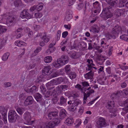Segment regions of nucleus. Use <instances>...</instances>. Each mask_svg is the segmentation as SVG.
<instances>
[{
	"instance_id": "32",
	"label": "nucleus",
	"mask_w": 128,
	"mask_h": 128,
	"mask_svg": "<svg viewBox=\"0 0 128 128\" xmlns=\"http://www.w3.org/2000/svg\"><path fill=\"white\" fill-rule=\"evenodd\" d=\"M99 30V29L98 26L96 25H94L92 26L91 28L90 31L93 32H98Z\"/></svg>"
},
{
	"instance_id": "55",
	"label": "nucleus",
	"mask_w": 128,
	"mask_h": 128,
	"mask_svg": "<svg viewBox=\"0 0 128 128\" xmlns=\"http://www.w3.org/2000/svg\"><path fill=\"white\" fill-rule=\"evenodd\" d=\"M53 121H52L54 123H55V126H56V124H58L60 122V120L58 119V118H53Z\"/></svg>"
},
{
	"instance_id": "11",
	"label": "nucleus",
	"mask_w": 128,
	"mask_h": 128,
	"mask_svg": "<svg viewBox=\"0 0 128 128\" xmlns=\"http://www.w3.org/2000/svg\"><path fill=\"white\" fill-rule=\"evenodd\" d=\"M34 102V100L32 96H28L24 102V104L26 106L32 104Z\"/></svg>"
},
{
	"instance_id": "25",
	"label": "nucleus",
	"mask_w": 128,
	"mask_h": 128,
	"mask_svg": "<svg viewBox=\"0 0 128 128\" xmlns=\"http://www.w3.org/2000/svg\"><path fill=\"white\" fill-rule=\"evenodd\" d=\"M55 81L54 80L51 81L46 84V86L48 89L51 90L54 88V87L52 86L53 84H55Z\"/></svg>"
},
{
	"instance_id": "23",
	"label": "nucleus",
	"mask_w": 128,
	"mask_h": 128,
	"mask_svg": "<svg viewBox=\"0 0 128 128\" xmlns=\"http://www.w3.org/2000/svg\"><path fill=\"white\" fill-rule=\"evenodd\" d=\"M38 91V89L36 86H33L30 88L28 89L26 91L28 92H30L32 94L35 93Z\"/></svg>"
},
{
	"instance_id": "40",
	"label": "nucleus",
	"mask_w": 128,
	"mask_h": 128,
	"mask_svg": "<svg viewBox=\"0 0 128 128\" xmlns=\"http://www.w3.org/2000/svg\"><path fill=\"white\" fill-rule=\"evenodd\" d=\"M76 107L73 105V103L69 106L68 110L70 111L74 112L76 110Z\"/></svg>"
},
{
	"instance_id": "57",
	"label": "nucleus",
	"mask_w": 128,
	"mask_h": 128,
	"mask_svg": "<svg viewBox=\"0 0 128 128\" xmlns=\"http://www.w3.org/2000/svg\"><path fill=\"white\" fill-rule=\"evenodd\" d=\"M68 39H66L64 40L60 44V47H62L64 46H65V44H66L68 41Z\"/></svg>"
},
{
	"instance_id": "12",
	"label": "nucleus",
	"mask_w": 128,
	"mask_h": 128,
	"mask_svg": "<svg viewBox=\"0 0 128 128\" xmlns=\"http://www.w3.org/2000/svg\"><path fill=\"white\" fill-rule=\"evenodd\" d=\"M125 107L122 109L123 111L121 112L122 114L124 115L128 112V99L126 100L124 102Z\"/></svg>"
},
{
	"instance_id": "58",
	"label": "nucleus",
	"mask_w": 128,
	"mask_h": 128,
	"mask_svg": "<svg viewBox=\"0 0 128 128\" xmlns=\"http://www.w3.org/2000/svg\"><path fill=\"white\" fill-rule=\"evenodd\" d=\"M42 16V14L41 12L36 13L34 14L35 17L36 18H40Z\"/></svg>"
},
{
	"instance_id": "52",
	"label": "nucleus",
	"mask_w": 128,
	"mask_h": 128,
	"mask_svg": "<svg viewBox=\"0 0 128 128\" xmlns=\"http://www.w3.org/2000/svg\"><path fill=\"white\" fill-rule=\"evenodd\" d=\"M93 4L94 8H96L97 10L100 9V4L98 2H95L93 3Z\"/></svg>"
},
{
	"instance_id": "21",
	"label": "nucleus",
	"mask_w": 128,
	"mask_h": 128,
	"mask_svg": "<svg viewBox=\"0 0 128 128\" xmlns=\"http://www.w3.org/2000/svg\"><path fill=\"white\" fill-rule=\"evenodd\" d=\"M51 95L52 98V100L53 104H56L57 102L59 99L57 96V94L55 92H54L51 94Z\"/></svg>"
},
{
	"instance_id": "42",
	"label": "nucleus",
	"mask_w": 128,
	"mask_h": 128,
	"mask_svg": "<svg viewBox=\"0 0 128 128\" xmlns=\"http://www.w3.org/2000/svg\"><path fill=\"white\" fill-rule=\"evenodd\" d=\"M80 45L82 50H84L87 48V44L86 43L81 42H80Z\"/></svg>"
},
{
	"instance_id": "43",
	"label": "nucleus",
	"mask_w": 128,
	"mask_h": 128,
	"mask_svg": "<svg viewBox=\"0 0 128 128\" xmlns=\"http://www.w3.org/2000/svg\"><path fill=\"white\" fill-rule=\"evenodd\" d=\"M0 113L2 116L6 114V110L4 107L2 106L0 107Z\"/></svg>"
},
{
	"instance_id": "44",
	"label": "nucleus",
	"mask_w": 128,
	"mask_h": 128,
	"mask_svg": "<svg viewBox=\"0 0 128 128\" xmlns=\"http://www.w3.org/2000/svg\"><path fill=\"white\" fill-rule=\"evenodd\" d=\"M6 30V29L5 28L4 26L0 25V35L3 33L5 32Z\"/></svg>"
},
{
	"instance_id": "53",
	"label": "nucleus",
	"mask_w": 128,
	"mask_h": 128,
	"mask_svg": "<svg viewBox=\"0 0 128 128\" xmlns=\"http://www.w3.org/2000/svg\"><path fill=\"white\" fill-rule=\"evenodd\" d=\"M45 123H42L38 125L35 128H46Z\"/></svg>"
},
{
	"instance_id": "37",
	"label": "nucleus",
	"mask_w": 128,
	"mask_h": 128,
	"mask_svg": "<svg viewBox=\"0 0 128 128\" xmlns=\"http://www.w3.org/2000/svg\"><path fill=\"white\" fill-rule=\"evenodd\" d=\"M70 56L73 59H76L78 58V56L77 53L74 51H72L70 55Z\"/></svg>"
},
{
	"instance_id": "8",
	"label": "nucleus",
	"mask_w": 128,
	"mask_h": 128,
	"mask_svg": "<svg viewBox=\"0 0 128 128\" xmlns=\"http://www.w3.org/2000/svg\"><path fill=\"white\" fill-rule=\"evenodd\" d=\"M20 17L22 18H26L28 20L32 18V16L28 13L27 10H24L21 13Z\"/></svg>"
},
{
	"instance_id": "35",
	"label": "nucleus",
	"mask_w": 128,
	"mask_h": 128,
	"mask_svg": "<svg viewBox=\"0 0 128 128\" xmlns=\"http://www.w3.org/2000/svg\"><path fill=\"white\" fill-rule=\"evenodd\" d=\"M9 55L10 54L8 52H6L4 54L2 58V60L4 61L7 60Z\"/></svg>"
},
{
	"instance_id": "46",
	"label": "nucleus",
	"mask_w": 128,
	"mask_h": 128,
	"mask_svg": "<svg viewBox=\"0 0 128 128\" xmlns=\"http://www.w3.org/2000/svg\"><path fill=\"white\" fill-rule=\"evenodd\" d=\"M81 102L79 100L76 99L74 100V102L72 103L76 107L78 106V104H81Z\"/></svg>"
},
{
	"instance_id": "15",
	"label": "nucleus",
	"mask_w": 128,
	"mask_h": 128,
	"mask_svg": "<svg viewBox=\"0 0 128 128\" xmlns=\"http://www.w3.org/2000/svg\"><path fill=\"white\" fill-rule=\"evenodd\" d=\"M114 102L113 100H109L106 103V106L108 109H112L114 106Z\"/></svg>"
},
{
	"instance_id": "34",
	"label": "nucleus",
	"mask_w": 128,
	"mask_h": 128,
	"mask_svg": "<svg viewBox=\"0 0 128 128\" xmlns=\"http://www.w3.org/2000/svg\"><path fill=\"white\" fill-rule=\"evenodd\" d=\"M52 64L53 66L56 68H60L61 66H62L60 63V62H59L58 59H57V61L53 62L52 63Z\"/></svg>"
},
{
	"instance_id": "19",
	"label": "nucleus",
	"mask_w": 128,
	"mask_h": 128,
	"mask_svg": "<svg viewBox=\"0 0 128 128\" xmlns=\"http://www.w3.org/2000/svg\"><path fill=\"white\" fill-rule=\"evenodd\" d=\"M107 80H106V78L103 77L98 79L97 82L98 83L101 85L106 84H107Z\"/></svg>"
},
{
	"instance_id": "48",
	"label": "nucleus",
	"mask_w": 128,
	"mask_h": 128,
	"mask_svg": "<svg viewBox=\"0 0 128 128\" xmlns=\"http://www.w3.org/2000/svg\"><path fill=\"white\" fill-rule=\"evenodd\" d=\"M84 110V108L82 106H81L79 108L78 111V114L81 115L83 113Z\"/></svg>"
},
{
	"instance_id": "51",
	"label": "nucleus",
	"mask_w": 128,
	"mask_h": 128,
	"mask_svg": "<svg viewBox=\"0 0 128 128\" xmlns=\"http://www.w3.org/2000/svg\"><path fill=\"white\" fill-rule=\"evenodd\" d=\"M55 47H52L51 48H49L46 51V52L49 54L55 50Z\"/></svg>"
},
{
	"instance_id": "3",
	"label": "nucleus",
	"mask_w": 128,
	"mask_h": 128,
	"mask_svg": "<svg viewBox=\"0 0 128 128\" xmlns=\"http://www.w3.org/2000/svg\"><path fill=\"white\" fill-rule=\"evenodd\" d=\"M113 10L112 8L110 6L103 8L101 14L100 16L104 20H106L112 16L111 13Z\"/></svg>"
},
{
	"instance_id": "30",
	"label": "nucleus",
	"mask_w": 128,
	"mask_h": 128,
	"mask_svg": "<svg viewBox=\"0 0 128 128\" xmlns=\"http://www.w3.org/2000/svg\"><path fill=\"white\" fill-rule=\"evenodd\" d=\"M14 19V18L13 16H10L7 18L6 23L7 24H11Z\"/></svg>"
},
{
	"instance_id": "54",
	"label": "nucleus",
	"mask_w": 128,
	"mask_h": 128,
	"mask_svg": "<svg viewBox=\"0 0 128 128\" xmlns=\"http://www.w3.org/2000/svg\"><path fill=\"white\" fill-rule=\"evenodd\" d=\"M104 62V60L102 59V58L100 57H98L97 59V62L100 64H102Z\"/></svg>"
},
{
	"instance_id": "59",
	"label": "nucleus",
	"mask_w": 128,
	"mask_h": 128,
	"mask_svg": "<svg viewBox=\"0 0 128 128\" xmlns=\"http://www.w3.org/2000/svg\"><path fill=\"white\" fill-rule=\"evenodd\" d=\"M81 86L79 84H78L76 86L75 88H77L78 90L82 92H83V89L81 87Z\"/></svg>"
},
{
	"instance_id": "16",
	"label": "nucleus",
	"mask_w": 128,
	"mask_h": 128,
	"mask_svg": "<svg viewBox=\"0 0 128 128\" xmlns=\"http://www.w3.org/2000/svg\"><path fill=\"white\" fill-rule=\"evenodd\" d=\"M50 69L51 68L49 66L45 67L42 70V74L44 76L50 74L49 71Z\"/></svg>"
},
{
	"instance_id": "61",
	"label": "nucleus",
	"mask_w": 128,
	"mask_h": 128,
	"mask_svg": "<svg viewBox=\"0 0 128 128\" xmlns=\"http://www.w3.org/2000/svg\"><path fill=\"white\" fill-rule=\"evenodd\" d=\"M58 72H55L52 73L51 75V78H54L58 76Z\"/></svg>"
},
{
	"instance_id": "56",
	"label": "nucleus",
	"mask_w": 128,
	"mask_h": 128,
	"mask_svg": "<svg viewBox=\"0 0 128 128\" xmlns=\"http://www.w3.org/2000/svg\"><path fill=\"white\" fill-rule=\"evenodd\" d=\"M58 87L60 88V89H61L62 90H66L68 87V85H60L58 86Z\"/></svg>"
},
{
	"instance_id": "9",
	"label": "nucleus",
	"mask_w": 128,
	"mask_h": 128,
	"mask_svg": "<svg viewBox=\"0 0 128 128\" xmlns=\"http://www.w3.org/2000/svg\"><path fill=\"white\" fill-rule=\"evenodd\" d=\"M126 12V10L124 8L117 9L114 11V13L118 17L123 14Z\"/></svg>"
},
{
	"instance_id": "38",
	"label": "nucleus",
	"mask_w": 128,
	"mask_h": 128,
	"mask_svg": "<svg viewBox=\"0 0 128 128\" xmlns=\"http://www.w3.org/2000/svg\"><path fill=\"white\" fill-rule=\"evenodd\" d=\"M22 2L20 0H16L14 2V4L16 7H18L21 6Z\"/></svg>"
},
{
	"instance_id": "14",
	"label": "nucleus",
	"mask_w": 128,
	"mask_h": 128,
	"mask_svg": "<svg viewBox=\"0 0 128 128\" xmlns=\"http://www.w3.org/2000/svg\"><path fill=\"white\" fill-rule=\"evenodd\" d=\"M72 12L71 10H68L66 12L65 20L67 21H70L72 17Z\"/></svg>"
},
{
	"instance_id": "50",
	"label": "nucleus",
	"mask_w": 128,
	"mask_h": 128,
	"mask_svg": "<svg viewBox=\"0 0 128 128\" xmlns=\"http://www.w3.org/2000/svg\"><path fill=\"white\" fill-rule=\"evenodd\" d=\"M35 66V64L32 62H30L29 63H28L27 64L28 68L29 69H31L34 68Z\"/></svg>"
},
{
	"instance_id": "10",
	"label": "nucleus",
	"mask_w": 128,
	"mask_h": 128,
	"mask_svg": "<svg viewBox=\"0 0 128 128\" xmlns=\"http://www.w3.org/2000/svg\"><path fill=\"white\" fill-rule=\"evenodd\" d=\"M34 97L36 100L41 104H43L44 103V100L42 98V95L39 93H36L34 95Z\"/></svg>"
},
{
	"instance_id": "45",
	"label": "nucleus",
	"mask_w": 128,
	"mask_h": 128,
	"mask_svg": "<svg viewBox=\"0 0 128 128\" xmlns=\"http://www.w3.org/2000/svg\"><path fill=\"white\" fill-rule=\"evenodd\" d=\"M43 4L42 3H39L38 5L36 6V9L38 11H40L42 10L43 6Z\"/></svg>"
},
{
	"instance_id": "7",
	"label": "nucleus",
	"mask_w": 128,
	"mask_h": 128,
	"mask_svg": "<svg viewBox=\"0 0 128 128\" xmlns=\"http://www.w3.org/2000/svg\"><path fill=\"white\" fill-rule=\"evenodd\" d=\"M59 62L63 66L67 64L68 62L69 58L68 56L66 55H63L61 57L58 59Z\"/></svg>"
},
{
	"instance_id": "39",
	"label": "nucleus",
	"mask_w": 128,
	"mask_h": 128,
	"mask_svg": "<svg viewBox=\"0 0 128 128\" xmlns=\"http://www.w3.org/2000/svg\"><path fill=\"white\" fill-rule=\"evenodd\" d=\"M70 78L71 79H72L75 78L76 76V74L74 72H71L69 74H68Z\"/></svg>"
},
{
	"instance_id": "2",
	"label": "nucleus",
	"mask_w": 128,
	"mask_h": 128,
	"mask_svg": "<svg viewBox=\"0 0 128 128\" xmlns=\"http://www.w3.org/2000/svg\"><path fill=\"white\" fill-rule=\"evenodd\" d=\"M121 30V27L119 25L116 26L112 29L111 34L109 32L106 34V37L108 39L111 38L114 39L116 38V36H118L119 33Z\"/></svg>"
},
{
	"instance_id": "22",
	"label": "nucleus",
	"mask_w": 128,
	"mask_h": 128,
	"mask_svg": "<svg viewBox=\"0 0 128 128\" xmlns=\"http://www.w3.org/2000/svg\"><path fill=\"white\" fill-rule=\"evenodd\" d=\"M66 112L64 109H62L60 112L59 115L60 119H62L66 116Z\"/></svg>"
},
{
	"instance_id": "29",
	"label": "nucleus",
	"mask_w": 128,
	"mask_h": 128,
	"mask_svg": "<svg viewBox=\"0 0 128 128\" xmlns=\"http://www.w3.org/2000/svg\"><path fill=\"white\" fill-rule=\"evenodd\" d=\"M44 35L42 38L43 41L46 42H48L50 40V37L48 35L46 34V32H44Z\"/></svg>"
},
{
	"instance_id": "27",
	"label": "nucleus",
	"mask_w": 128,
	"mask_h": 128,
	"mask_svg": "<svg viewBox=\"0 0 128 128\" xmlns=\"http://www.w3.org/2000/svg\"><path fill=\"white\" fill-rule=\"evenodd\" d=\"M55 126V123L52 121L45 124L46 128H53Z\"/></svg>"
},
{
	"instance_id": "4",
	"label": "nucleus",
	"mask_w": 128,
	"mask_h": 128,
	"mask_svg": "<svg viewBox=\"0 0 128 128\" xmlns=\"http://www.w3.org/2000/svg\"><path fill=\"white\" fill-rule=\"evenodd\" d=\"M19 116L16 112L13 110H10L8 114V120L10 122H15L16 119H19Z\"/></svg>"
},
{
	"instance_id": "1",
	"label": "nucleus",
	"mask_w": 128,
	"mask_h": 128,
	"mask_svg": "<svg viewBox=\"0 0 128 128\" xmlns=\"http://www.w3.org/2000/svg\"><path fill=\"white\" fill-rule=\"evenodd\" d=\"M81 84L84 87H85L83 93L84 99L86 100L87 98L89 97L90 94L94 92V91L93 89H91L89 84L87 82H82L81 83Z\"/></svg>"
},
{
	"instance_id": "49",
	"label": "nucleus",
	"mask_w": 128,
	"mask_h": 128,
	"mask_svg": "<svg viewBox=\"0 0 128 128\" xmlns=\"http://www.w3.org/2000/svg\"><path fill=\"white\" fill-rule=\"evenodd\" d=\"M127 1V0H119L120 3L119 5V7H124V4Z\"/></svg>"
},
{
	"instance_id": "28",
	"label": "nucleus",
	"mask_w": 128,
	"mask_h": 128,
	"mask_svg": "<svg viewBox=\"0 0 128 128\" xmlns=\"http://www.w3.org/2000/svg\"><path fill=\"white\" fill-rule=\"evenodd\" d=\"M65 123L68 126H70L74 122L73 118L71 117H69L65 120Z\"/></svg>"
},
{
	"instance_id": "36",
	"label": "nucleus",
	"mask_w": 128,
	"mask_h": 128,
	"mask_svg": "<svg viewBox=\"0 0 128 128\" xmlns=\"http://www.w3.org/2000/svg\"><path fill=\"white\" fill-rule=\"evenodd\" d=\"M17 112L20 115H22L25 110L24 108L22 107H18L16 109Z\"/></svg>"
},
{
	"instance_id": "47",
	"label": "nucleus",
	"mask_w": 128,
	"mask_h": 128,
	"mask_svg": "<svg viewBox=\"0 0 128 128\" xmlns=\"http://www.w3.org/2000/svg\"><path fill=\"white\" fill-rule=\"evenodd\" d=\"M120 38L121 39L128 41V35H127L126 34L122 35Z\"/></svg>"
},
{
	"instance_id": "17",
	"label": "nucleus",
	"mask_w": 128,
	"mask_h": 128,
	"mask_svg": "<svg viewBox=\"0 0 128 128\" xmlns=\"http://www.w3.org/2000/svg\"><path fill=\"white\" fill-rule=\"evenodd\" d=\"M93 72L92 70L84 74V77L86 79L92 80L93 78Z\"/></svg>"
},
{
	"instance_id": "31",
	"label": "nucleus",
	"mask_w": 128,
	"mask_h": 128,
	"mask_svg": "<svg viewBox=\"0 0 128 128\" xmlns=\"http://www.w3.org/2000/svg\"><path fill=\"white\" fill-rule=\"evenodd\" d=\"M60 100L59 104L61 105H64L66 102L67 99L62 96L60 98Z\"/></svg>"
},
{
	"instance_id": "33",
	"label": "nucleus",
	"mask_w": 128,
	"mask_h": 128,
	"mask_svg": "<svg viewBox=\"0 0 128 128\" xmlns=\"http://www.w3.org/2000/svg\"><path fill=\"white\" fill-rule=\"evenodd\" d=\"M65 71V72L68 74L70 73L71 71V68L69 65H66L64 68Z\"/></svg>"
},
{
	"instance_id": "41",
	"label": "nucleus",
	"mask_w": 128,
	"mask_h": 128,
	"mask_svg": "<svg viewBox=\"0 0 128 128\" xmlns=\"http://www.w3.org/2000/svg\"><path fill=\"white\" fill-rule=\"evenodd\" d=\"M52 58L51 56H48L45 57L44 59L45 62L48 63L50 62L52 60Z\"/></svg>"
},
{
	"instance_id": "5",
	"label": "nucleus",
	"mask_w": 128,
	"mask_h": 128,
	"mask_svg": "<svg viewBox=\"0 0 128 128\" xmlns=\"http://www.w3.org/2000/svg\"><path fill=\"white\" fill-rule=\"evenodd\" d=\"M108 125L104 118L102 117H100L96 122V126L98 128H101L106 127Z\"/></svg>"
},
{
	"instance_id": "63",
	"label": "nucleus",
	"mask_w": 128,
	"mask_h": 128,
	"mask_svg": "<svg viewBox=\"0 0 128 128\" xmlns=\"http://www.w3.org/2000/svg\"><path fill=\"white\" fill-rule=\"evenodd\" d=\"M76 0H68V5L69 6H70L72 5L75 2Z\"/></svg>"
},
{
	"instance_id": "26",
	"label": "nucleus",
	"mask_w": 128,
	"mask_h": 128,
	"mask_svg": "<svg viewBox=\"0 0 128 128\" xmlns=\"http://www.w3.org/2000/svg\"><path fill=\"white\" fill-rule=\"evenodd\" d=\"M15 45L19 47H21L23 46H25L26 44V43L22 40H17L15 42Z\"/></svg>"
},
{
	"instance_id": "64",
	"label": "nucleus",
	"mask_w": 128,
	"mask_h": 128,
	"mask_svg": "<svg viewBox=\"0 0 128 128\" xmlns=\"http://www.w3.org/2000/svg\"><path fill=\"white\" fill-rule=\"evenodd\" d=\"M112 21L111 20H108L106 21L105 24L106 25V27L108 28L109 27L110 25L112 23Z\"/></svg>"
},
{
	"instance_id": "60",
	"label": "nucleus",
	"mask_w": 128,
	"mask_h": 128,
	"mask_svg": "<svg viewBox=\"0 0 128 128\" xmlns=\"http://www.w3.org/2000/svg\"><path fill=\"white\" fill-rule=\"evenodd\" d=\"M84 4L82 3H80L78 5L77 8L79 10L82 9L83 7Z\"/></svg>"
},
{
	"instance_id": "20",
	"label": "nucleus",
	"mask_w": 128,
	"mask_h": 128,
	"mask_svg": "<svg viewBox=\"0 0 128 128\" xmlns=\"http://www.w3.org/2000/svg\"><path fill=\"white\" fill-rule=\"evenodd\" d=\"M57 116L58 113L56 112H51L48 114V118L50 120L53 119Z\"/></svg>"
},
{
	"instance_id": "6",
	"label": "nucleus",
	"mask_w": 128,
	"mask_h": 128,
	"mask_svg": "<svg viewBox=\"0 0 128 128\" xmlns=\"http://www.w3.org/2000/svg\"><path fill=\"white\" fill-rule=\"evenodd\" d=\"M24 118L25 120L24 124H25L31 125L34 123V120H31L30 114L28 112H26L23 114Z\"/></svg>"
},
{
	"instance_id": "18",
	"label": "nucleus",
	"mask_w": 128,
	"mask_h": 128,
	"mask_svg": "<svg viewBox=\"0 0 128 128\" xmlns=\"http://www.w3.org/2000/svg\"><path fill=\"white\" fill-rule=\"evenodd\" d=\"M106 2L110 5L114 7H116L118 3L117 0H106Z\"/></svg>"
},
{
	"instance_id": "13",
	"label": "nucleus",
	"mask_w": 128,
	"mask_h": 128,
	"mask_svg": "<svg viewBox=\"0 0 128 128\" xmlns=\"http://www.w3.org/2000/svg\"><path fill=\"white\" fill-rule=\"evenodd\" d=\"M122 94V92L121 90L118 91L116 93H114L112 94L111 98L113 99H117L121 96Z\"/></svg>"
},
{
	"instance_id": "62",
	"label": "nucleus",
	"mask_w": 128,
	"mask_h": 128,
	"mask_svg": "<svg viewBox=\"0 0 128 128\" xmlns=\"http://www.w3.org/2000/svg\"><path fill=\"white\" fill-rule=\"evenodd\" d=\"M57 40H59L60 36V35L61 33V31L60 30H58L57 32Z\"/></svg>"
},
{
	"instance_id": "24",
	"label": "nucleus",
	"mask_w": 128,
	"mask_h": 128,
	"mask_svg": "<svg viewBox=\"0 0 128 128\" xmlns=\"http://www.w3.org/2000/svg\"><path fill=\"white\" fill-rule=\"evenodd\" d=\"M7 38L6 37L2 38L0 39V49L4 46L6 43Z\"/></svg>"
}]
</instances>
